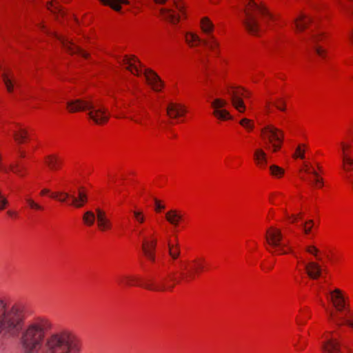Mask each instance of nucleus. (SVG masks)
Instances as JSON below:
<instances>
[{"mask_svg": "<svg viewBox=\"0 0 353 353\" xmlns=\"http://www.w3.org/2000/svg\"><path fill=\"white\" fill-rule=\"evenodd\" d=\"M26 307L20 302L0 299V334L15 336L24 353H79V343L67 331L51 334V323L44 319L28 323L23 329Z\"/></svg>", "mask_w": 353, "mask_h": 353, "instance_id": "1", "label": "nucleus"}, {"mask_svg": "<svg viewBox=\"0 0 353 353\" xmlns=\"http://www.w3.org/2000/svg\"><path fill=\"white\" fill-rule=\"evenodd\" d=\"M241 1L242 3V10L245 15L244 19L242 20L243 23L249 33L257 35L261 30L257 20V15H261L265 22L272 19L273 17L265 7L254 0Z\"/></svg>", "mask_w": 353, "mask_h": 353, "instance_id": "2", "label": "nucleus"}, {"mask_svg": "<svg viewBox=\"0 0 353 353\" xmlns=\"http://www.w3.org/2000/svg\"><path fill=\"white\" fill-rule=\"evenodd\" d=\"M67 108L70 112L89 110V117L97 124L105 123L109 119L106 109L100 105L99 100L90 97L68 101Z\"/></svg>", "mask_w": 353, "mask_h": 353, "instance_id": "3", "label": "nucleus"}, {"mask_svg": "<svg viewBox=\"0 0 353 353\" xmlns=\"http://www.w3.org/2000/svg\"><path fill=\"white\" fill-rule=\"evenodd\" d=\"M293 24L297 33H301L308 29L307 32L300 37L301 39L305 43L313 46L316 52L319 56H322L323 50L316 46V44L323 38V33L316 31L313 28L310 17L304 13H301L294 19Z\"/></svg>", "mask_w": 353, "mask_h": 353, "instance_id": "4", "label": "nucleus"}, {"mask_svg": "<svg viewBox=\"0 0 353 353\" xmlns=\"http://www.w3.org/2000/svg\"><path fill=\"white\" fill-rule=\"evenodd\" d=\"M132 74L140 77L144 76L148 84L154 87H163L165 83L158 74L151 69L146 68L134 55H125L121 61H119Z\"/></svg>", "mask_w": 353, "mask_h": 353, "instance_id": "5", "label": "nucleus"}, {"mask_svg": "<svg viewBox=\"0 0 353 353\" xmlns=\"http://www.w3.org/2000/svg\"><path fill=\"white\" fill-rule=\"evenodd\" d=\"M263 138L267 139V148L273 152L278 151L281 146L283 139V132L279 129L268 125L261 130Z\"/></svg>", "mask_w": 353, "mask_h": 353, "instance_id": "6", "label": "nucleus"}, {"mask_svg": "<svg viewBox=\"0 0 353 353\" xmlns=\"http://www.w3.org/2000/svg\"><path fill=\"white\" fill-rule=\"evenodd\" d=\"M50 197L57 199L62 203L65 202L68 199H71V203L70 204L77 208L83 207L88 201L86 194L81 191L79 192L77 197L65 192H53L50 194Z\"/></svg>", "mask_w": 353, "mask_h": 353, "instance_id": "7", "label": "nucleus"}, {"mask_svg": "<svg viewBox=\"0 0 353 353\" xmlns=\"http://www.w3.org/2000/svg\"><path fill=\"white\" fill-rule=\"evenodd\" d=\"M283 234L280 229L274 227H270L266 231L265 240L267 243L272 248H279L280 254H285L287 253L283 250L285 245L282 244Z\"/></svg>", "mask_w": 353, "mask_h": 353, "instance_id": "8", "label": "nucleus"}, {"mask_svg": "<svg viewBox=\"0 0 353 353\" xmlns=\"http://www.w3.org/2000/svg\"><path fill=\"white\" fill-rule=\"evenodd\" d=\"M185 41L192 47L197 46L202 42L204 45L208 46L212 50L217 49L219 46V42L212 34H210L208 40H201L197 34L188 32L185 34Z\"/></svg>", "mask_w": 353, "mask_h": 353, "instance_id": "9", "label": "nucleus"}, {"mask_svg": "<svg viewBox=\"0 0 353 353\" xmlns=\"http://www.w3.org/2000/svg\"><path fill=\"white\" fill-rule=\"evenodd\" d=\"M228 105L226 100L221 98H215L211 102V106L213 108V115L220 120L232 119V117L230 112L225 108Z\"/></svg>", "mask_w": 353, "mask_h": 353, "instance_id": "10", "label": "nucleus"}, {"mask_svg": "<svg viewBox=\"0 0 353 353\" xmlns=\"http://www.w3.org/2000/svg\"><path fill=\"white\" fill-rule=\"evenodd\" d=\"M47 33L54 36L58 40H59L62 44L63 48H65V50L70 54H77L85 59L88 58L89 54L83 50H81L76 44H74L72 40L64 37L59 36L54 32H50L49 31H47Z\"/></svg>", "mask_w": 353, "mask_h": 353, "instance_id": "11", "label": "nucleus"}, {"mask_svg": "<svg viewBox=\"0 0 353 353\" xmlns=\"http://www.w3.org/2000/svg\"><path fill=\"white\" fill-rule=\"evenodd\" d=\"M328 335L324 336L325 340L321 343V350L323 353L341 352V343L338 339L334 338V332H329Z\"/></svg>", "mask_w": 353, "mask_h": 353, "instance_id": "12", "label": "nucleus"}, {"mask_svg": "<svg viewBox=\"0 0 353 353\" xmlns=\"http://www.w3.org/2000/svg\"><path fill=\"white\" fill-rule=\"evenodd\" d=\"M330 301L332 303L336 311L342 312L344 310H347L346 298L343 292L339 288H336L334 290L330 292Z\"/></svg>", "mask_w": 353, "mask_h": 353, "instance_id": "13", "label": "nucleus"}, {"mask_svg": "<svg viewBox=\"0 0 353 353\" xmlns=\"http://www.w3.org/2000/svg\"><path fill=\"white\" fill-rule=\"evenodd\" d=\"M96 212L97 226L99 230L101 232H105L111 230L112 225L110 220L107 217L105 211L97 208L96 209Z\"/></svg>", "mask_w": 353, "mask_h": 353, "instance_id": "14", "label": "nucleus"}, {"mask_svg": "<svg viewBox=\"0 0 353 353\" xmlns=\"http://www.w3.org/2000/svg\"><path fill=\"white\" fill-rule=\"evenodd\" d=\"M168 116L171 119H175L185 114L186 110L182 104L169 102L166 107Z\"/></svg>", "mask_w": 353, "mask_h": 353, "instance_id": "15", "label": "nucleus"}, {"mask_svg": "<svg viewBox=\"0 0 353 353\" xmlns=\"http://www.w3.org/2000/svg\"><path fill=\"white\" fill-rule=\"evenodd\" d=\"M194 264H195L197 266V268L195 269H190L187 272H185V270H188V263H181V271L180 272V276L182 279L184 280H189L194 278V274L197 272H199V270H203V265L201 263H199L197 261L194 260L192 261Z\"/></svg>", "mask_w": 353, "mask_h": 353, "instance_id": "16", "label": "nucleus"}, {"mask_svg": "<svg viewBox=\"0 0 353 353\" xmlns=\"http://www.w3.org/2000/svg\"><path fill=\"white\" fill-rule=\"evenodd\" d=\"M232 105L234 107L240 112H243L245 110V105L242 99V94L236 91L232 90L228 93Z\"/></svg>", "mask_w": 353, "mask_h": 353, "instance_id": "17", "label": "nucleus"}, {"mask_svg": "<svg viewBox=\"0 0 353 353\" xmlns=\"http://www.w3.org/2000/svg\"><path fill=\"white\" fill-rule=\"evenodd\" d=\"M305 268L309 277L312 279H316L321 276V268L320 265L315 262L305 263Z\"/></svg>", "mask_w": 353, "mask_h": 353, "instance_id": "18", "label": "nucleus"}, {"mask_svg": "<svg viewBox=\"0 0 353 353\" xmlns=\"http://www.w3.org/2000/svg\"><path fill=\"white\" fill-rule=\"evenodd\" d=\"M0 70L2 71L1 77L6 85V88H12L13 86L17 85L13 79L12 73L9 69L3 68L0 64Z\"/></svg>", "mask_w": 353, "mask_h": 353, "instance_id": "19", "label": "nucleus"}, {"mask_svg": "<svg viewBox=\"0 0 353 353\" xmlns=\"http://www.w3.org/2000/svg\"><path fill=\"white\" fill-rule=\"evenodd\" d=\"M183 216L181 212L175 209L168 211L165 214L166 220L172 225L176 227L182 220Z\"/></svg>", "mask_w": 353, "mask_h": 353, "instance_id": "20", "label": "nucleus"}, {"mask_svg": "<svg viewBox=\"0 0 353 353\" xmlns=\"http://www.w3.org/2000/svg\"><path fill=\"white\" fill-rule=\"evenodd\" d=\"M157 241L156 240H153L152 241L148 242L144 241L142 245V250L145 255V256L151 260L152 261H154V250L156 248Z\"/></svg>", "mask_w": 353, "mask_h": 353, "instance_id": "21", "label": "nucleus"}, {"mask_svg": "<svg viewBox=\"0 0 353 353\" xmlns=\"http://www.w3.org/2000/svg\"><path fill=\"white\" fill-rule=\"evenodd\" d=\"M160 13L164 19L171 23L176 24L179 21V16L176 14L171 8H161Z\"/></svg>", "mask_w": 353, "mask_h": 353, "instance_id": "22", "label": "nucleus"}, {"mask_svg": "<svg viewBox=\"0 0 353 353\" xmlns=\"http://www.w3.org/2000/svg\"><path fill=\"white\" fill-rule=\"evenodd\" d=\"M329 318L332 321L335 325L338 327L342 326L343 324H346L348 326L353 327V320L345 319L343 318H338L336 316L334 312L330 311L329 312Z\"/></svg>", "mask_w": 353, "mask_h": 353, "instance_id": "23", "label": "nucleus"}, {"mask_svg": "<svg viewBox=\"0 0 353 353\" xmlns=\"http://www.w3.org/2000/svg\"><path fill=\"white\" fill-rule=\"evenodd\" d=\"M254 157L257 165L263 167L267 164V155L262 149L256 150Z\"/></svg>", "mask_w": 353, "mask_h": 353, "instance_id": "24", "label": "nucleus"}, {"mask_svg": "<svg viewBox=\"0 0 353 353\" xmlns=\"http://www.w3.org/2000/svg\"><path fill=\"white\" fill-rule=\"evenodd\" d=\"M143 287L148 290L153 291H165L166 290H172L174 285L166 286L163 283L155 284L152 282L143 285Z\"/></svg>", "mask_w": 353, "mask_h": 353, "instance_id": "25", "label": "nucleus"}, {"mask_svg": "<svg viewBox=\"0 0 353 353\" xmlns=\"http://www.w3.org/2000/svg\"><path fill=\"white\" fill-rule=\"evenodd\" d=\"M201 28L204 33L210 35L214 30V25L208 17H204L201 21Z\"/></svg>", "mask_w": 353, "mask_h": 353, "instance_id": "26", "label": "nucleus"}, {"mask_svg": "<svg viewBox=\"0 0 353 353\" xmlns=\"http://www.w3.org/2000/svg\"><path fill=\"white\" fill-rule=\"evenodd\" d=\"M46 163L51 170H57L61 163L60 159L54 155H49L46 157Z\"/></svg>", "mask_w": 353, "mask_h": 353, "instance_id": "27", "label": "nucleus"}, {"mask_svg": "<svg viewBox=\"0 0 353 353\" xmlns=\"http://www.w3.org/2000/svg\"><path fill=\"white\" fill-rule=\"evenodd\" d=\"M105 5L110 6L116 11H119L121 8V4L127 3V0H101Z\"/></svg>", "mask_w": 353, "mask_h": 353, "instance_id": "28", "label": "nucleus"}, {"mask_svg": "<svg viewBox=\"0 0 353 353\" xmlns=\"http://www.w3.org/2000/svg\"><path fill=\"white\" fill-rule=\"evenodd\" d=\"M95 219H97L96 212L94 213L92 211H86L83 216V222L88 226L93 225Z\"/></svg>", "mask_w": 353, "mask_h": 353, "instance_id": "29", "label": "nucleus"}, {"mask_svg": "<svg viewBox=\"0 0 353 353\" xmlns=\"http://www.w3.org/2000/svg\"><path fill=\"white\" fill-rule=\"evenodd\" d=\"M168 252L170 256L172 258V259H176L180 256V248L178 244H168Z\"/></svg>", "mask_w": 353, "mask_h": 353, "instance_id": "30", "label": "nucleus"}, {"mask_svg": "<svg viewBox=\"0 0 353 353\" xmlns=\"http://www.w3.org/2000/svg\"><path fill=\"white\" fill-rule=\"evenodd\" d=\"M26 202L28 203L29 207L33 210H43V207L39 203H36L33 199L29 197H26L25 199Z\"/></svg>", "mask_w": 353, "mask_h": 353, "instance_id": "31", "label": "nucleus"}, {"mask_svg": "<svg viewBox=\"0 0 353 353\" xmlns=\"http://www.w3.org/2000/svg\"><path fill=\"white\" fill-rule=\"evenodd\" d=\"M26 135L27 131L23 129H20L19 132H14L13 134L14 139L19 143L23 142Z\"/></svg>", "mask_w": 353, "mask_h": 353, "instance_id": "32", "label": "nucleus"}, {"mask_svg": "<svg viewBox=\"0 0 353 353\" xmlns=\"http://www.w3.org/2000/svg\"><path fill=\"white\" fill-rule=\"evenodd\" d=\"M270 172H271V174L274 176H281L283 173H284V170L277 166V165H272L270 167Z\"/></svg>", "mask_w": 353, "mask_h": 353, "instance_id": "33", "label": "nucleus"}, {"mask_svg": "<svg viewBox=\"0 0 353 353\" xmlns=\"http://www.w3.org/2000/svg\"><path fill=\"white\" fill-rule=\"evenodd\" d=\"M305 166H306L305 172H307V173H310V174H312L314 176V178H315V179H314V183H315L316 185H319V186H320V187H321V186H322V185H323V179H322V178H320V177L319 176L318 173H317L315 170H311V171H310V170L307 168V165H305Z\"/></svg>", "mask_w": 353, "mask_h": 353, "instance_id": "34", "label": "nucleus"}, {"mask_svg": "<svg viewBox=\"0 0 353 353\" xmlns=\"http://www.w3.org/2000/svg\"><path fill=\"white\" fill-rule=\"evenodd\" d=\"M123 279L125 280V284L127 285H135L137 282L139 281V279L134 276L127 275L123 276Z\"/></svg>", "mask_w": 353, "mask_h": 353, "instance_id": "35", "label": "nucleus"}, {"mask_svg": "<svg viewBox=\"0 0 353 353\" xmlns=\"http://www.w3.org/2000/svg\"><path fill=\"white\" fill-rule=\"evenodd\" d=\"M12 170L14 173L17 174V175L22 176V171L25 170V168L23 167H20L19 164H16L10 165V168H8V170Z\"/></svg>", "mask_w": 353, "mask_h": 353, "instance_id": "36", "label": "nucleus"}, {"mask_svg": "<svg viewBox=\"0 0 353 353\" xmlns=\"http://www.w3.org/2000/svg\"><path fill=\"white\" fill-rule=\"evenodd\" d=\"M339 1V4L341 5V6L343 8V10H345V12L347 13V14H352L353 13V8L347 4L345 2L343 1V0H338Z\"/></svg>", "mask_w": 353, "mask_h": 353, "instance_id": "37", "label": "nucleus"}, {"mask_svg": "<svg viewBox=\"0 0 353 353\" xmlns=\"http://www.w3.org/2000/svg\"><path fill=\"white\" fill-rule=\"evenodd\" d=\"M240 124L245 128L248 130H252L254 128V125L252 123L251 121L248 119L244 118L240 121Z\"/></svg>", "mask_w": 353, "mask_h": 353, "instance_id": "38", "label": "nucleus"}, {"mask_svg": "<svg viewBox=\"0 0 353 353\" xmlns=\"http://www.w3.org/2000/svg\"><path fill=\"white\" fill-rule=\"evenodd\" d=\"M313 224L314 221L312 220H308L303 225L302 228L305 234H308L310 232Z\"/></svg>", "mask_w": 353, "mask_h": 353, "instance_id": "39", "label": "nucleus"}, {"mask_svg": "<svg viewBox=\"0 0 353 353\" xmlns=\"http://www.w3.org/2000/svg\"><path fill=\"white\" fill-rule=\"evenodd\" d=\"M343 161L346 165H344V168L348 171L350 170L351 166L353 165V159L348 157L347 156H345L343 158Z\"/></svg>", "mask_w": 353, "mask_h": 353, "instance_id": "40", "label": "nucleus"}, {"mask_svg": "<svg viewBox=\"0 0 353 353\" xmlns=\"http://www.w3.org/2000/svg\"><path fill=\"white\" fill-rule=\"evenodd\" d=\"M48 8L51 10V12L54 13L59 12L61 14H63V11H62L61 7L59 5H56L54 6L52 3H51L48 6Z\"/></svg>", "mask_w": 353, "mask_h": 353, "instance_id": "41", "label": "nucleus"}, {"mask_svg": "<svg viewBox=\"0 0 353 353\" xmlns=\"http://www.w3.org/2000/svg\"><path fill=\"white\" fill-rule=\"evenodd\" d=\"M306 251L308 253L314 255L319 260H321V259L319 258L318 256H317V253L319 252V250L316 247H314L313 245L308 246V247L306 248Z\"/></svg>", "mask_w": 353, "mask_h": 353, "instance_id": "42", "label": "nucleus"}, {"mask_svg": "<svg viewBox=\"0 0 353 353\" xmlns=\"http://www.w3.org/2000/svg\"><path fill=\"white\" fill-rule=\"evenodd\" d=\"M294 157H299L301 159H304V150H303L301 148V145H299L296 150V152L294 154Z\"/></svg>", "mask_w": 353, "mask_h": 353, "instance_id": "43", "label": "nucleus"}, {"mask_svg": "<svg viewBox=\"0 0 353 353\" xmlns=\"http://www.w3.org/2000/svg\"><path fill=\"white\" fill-rule=\"evenodd\" d=\"M133 214L138 222L143 223L144 221V217L141 212L134 211Z\"/></svg>", "mask_w": 353, "mask_h": 353, "instance_id": "44", "label": "nucleus"}, {"mask_svg": "<svg viewBox=\"0 0 353 353\" xmlns=\"http://www.w3.org/2000/svg\"><path fill=\"white\" fill-rule=\"evenodd\" d=\"M154 202H155V206H156L155 210L157 212H160L161 210L165 208V205L161 204L160 201L158 199H155Z\"/></svg>", "mask_w": 353, "mask_h": 353, "instance_id": "45", "label": "nucleus"}, {"mask_svg": "<svg viewBox=\"0 0 353 353\" xmlns=\"http://www.w3.org/2000/svg\"><path fill=\"white\" fill-rule=\"evenodd\" d=\"M173 4L175 8L181 12H183V6L181 3H179L177 0H173Z\"/></svg>", "mask_w": 353, "mask_h": 353, "instance_id": "46", "label": "nucleus"}, {"mask_svg": "<svg viewBox=\"0 0 353 353\" xmlns=\"http://www.w3.org/2000/svg\"><path fill=\"white\" fill-rule=\"evenodd\" d=\"M284 102L282 99H279L278 101L275 103V106L279 109L280 110L283 111L285 109L283 108Z\"/></svg>", "mask_w": 353, "mask_h": 353, "instance_id": "47", "label": "nucleus"}, {"mask_svg": "<svg viewBox=\"0 0 353 353\" xmlns=\"http://www.w3.org/2000/svg\"><path fill=\"white\" fill-rule=\"evenodd\" d=\"M341 146H342V152H343V157H345V156H347L345 154V150L349 148L350 146V145H347V144H345V143L342 142L341 143Z\"/></svg>", "mask_w": 353, "mask_h": 353, "instance_id": "48", "label": "nucleus"}, {"mask_svg": "<svg viewBox=\"0 0 353 353\" xmlns=\"http://www.w3.org/2000/svg\"><path fill=\"white\" fill-rule=\"evenodd\" d=\"M49 192H50V190L48 189H43V190H41V195H44V194H48Z\"/></svg>", "mask_w": 353, "mask_h": 353, "instance_id": "49", "label": "nucleus"}, {"mask_svg": "<svg viewBox=\"0 0 353 353\" xmlns=\"http://www.w3.org/2000/svg\"><path fill=\"white\" fill-rule=\"evenodd\" d=\"M350 39L353 41V29L349 33Z\"/></svg>", "mask_w": 353, "mask_h": 353, "instance_id": "50", "label": "nucleus"}, {"mask_svg": "<svg viewBox=\"0 0 353 353\" xmlns=\"http://www.w3.org/2000/svg\"><path fill=\"white\" fill-rule=\"evenodd\" d=\"M8 214L10 216H14V215H15V212H12V211H8Z\"/></svg>", "mask_w": 353, "mask_h": 353, "instance_id": "51", "label": "nucleus"}, {"mask_svg": "<svg viewBox=\"0 0 353 353\" xmlns=\"http://www.w3.org/2000/svg\"><path fill=\"white\" fill-rule=\"evenodd\" d=\"M214 50V52H215L216 55H217V56H218V55H219V50H218L217 49Z\"/></svg>", "mask_w": 353, "mask_h": 353, "instance_id": "52", "label": "nucleus"}, {"mask_svg": "<svg viewBox=\"0 0 353 353\" xmlns=\"http://www.w3.org/2000/svg\"><path fill=\"white\" fill-rule=\"evenodd\" d=\"M267 250L270 252L271 253H274L275 251L274 250H270L269 248H267Z\"/></svg>", "mask_w": 353, "mask_h": 353, "instance_id": "53", "label": "nucleus"}, {"mask_svg": "<svg viewBox=\"0 0 353 353\" xmlns=\"http://www.w3.org/2000/svg\"><path fill=\"white\" fill-rule=\"evenodd\" d=\"M40 28H42V29H44V26L43 25H39Z\"/></svg>", "mask_w": 353, "mask_h": 353, "instance_id": "54", "label": "nucleus"}, {"mask_svg": "<svg viewBox=\"0 0 353 353\" xmlns=\"http://www.w3.org/2000/svg\"><path fill=\"white\" fill-rule=\"evenodd\" d=\"M293 217H294V220L293 221H294L296 219V216L293 215Z\"/></svg>", "mask_w": 353, "mask_h": 353, "instance_id": "55", "label": "nucleus"}, {"mask_svg": "<svg viewBox=\"0 0 353 353\" xmlns=\"http://www.w3.org/2000/svg\"><path fill=\"white\" fill-rule=\"evenodd\" d=\"M236 89H239V88H241V87H236Z\"/></svg>", "mask_w": 353, "mask_h": 353, "instance_id": "56", "label": "nucleus"}, {"mask_svg": "<svg viewBox=\"0 0 353 353\" xmlns=\"http://www.w3.org/2000/svg\"><path fill=\"white\" fill-rule=\"evenodd\" d=\"M350 181H351L352 183H353V180H352V179H350Z\"/></svg>", "mask_w": 353, "mask_h": 353, "instance_id": "57", "label": "nucleus"}]
</instances>
